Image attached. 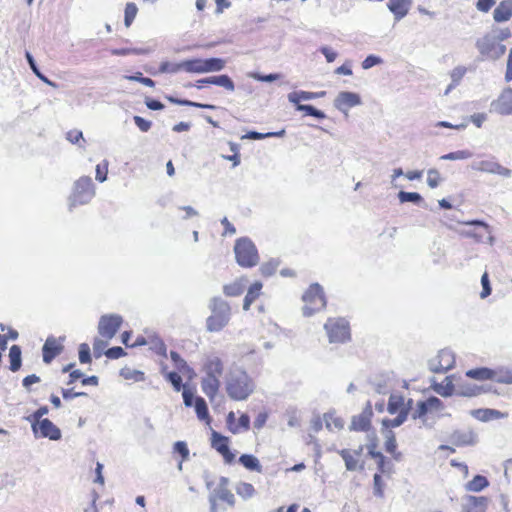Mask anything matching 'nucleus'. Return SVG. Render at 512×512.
Masks as SVG:
<instances>
[{
    "instance_id": "1",
    "label": "nucleus",
    "mask_w": 512,
    "mask_h": 512,
    "mask_svg": "<svg viewBox=\"0 0 512 512\" xmlns=\"http://www.w3.org/2000/svg\"><path fill=\"white\" fill-rule=\"evenodd\" d=\"M255 384L248 373L240 368L230 369L226 378V391L234 400H244L254 391Z\"/></svg>"
},
{
    "instance_id": "2",
    "label": "nucleus",
    "mask_w": 512,
    "mask_h": 512,
    "mask_svg": "<svg viewBox=\"0 0 512 512\" xmlns=\"http://www.w3.org/2000/svg\"><path fill=\"white\" fill-rule=\"evenodd\" d=\"M302 301L304 303L302 312L307 317L324 310L327 306L324 289L319 283H312L305 290L302 295Z\"/></svg>"
},
{
    "instance_id": "3",
    "label": "nucleus",
    "mask_w": 512,
    "mask_h": 512,
    "mask_svg": "<svg viewBox=\"0 0 512 512\" xmlns=\"http://www.w3.org/2000/svg\"><path fill=\"white\" fill-rule=\"evenodd\" d=\"M210 309L211 315L206 319V328L209 332H219L229 323L231 307L226 301L214 298Z\"/></svg>"
},
{
    "instance_id": "4",
    "label": "nucleus",
    "mask_w": 512,
    "mask_h": 512,
    "mask_svg": "<svg viewBox=\"0 0 512 512\" xmlns=\"http://www.w3.org/2000/svg\"><path fill=\"white\" fill-rule=\"evenodd\" d=\"M236 262L244 268H251L258 264L259 255L255 244L247 237L236 240L234 245Z\"/></svg>"
},
{
    "instance_id": "5",
    "label": "nucleus",
    "mask_w": 512,
    "mask_h": 512,
    "mask_svg": "<svg viewBox=\"0 0 512 512\" xmlns=\"http://www.w3.org/2000/svg\"><path fill=\"white\" fill-rule=\"evenodd\" d=\"M95 196V186L89 176H82L75 181L69 197L70 208L89 203Z\"/></svg>"
},
{
    "instance_id": "6",
    "label": "nucleus",
    "mask_w": 512,
    "mask_h": 512,
    "mask_svg": "<svg viewBox=\"0 0 512 512\" xmlns=\"http://www.w3.org/2000/svg\"><path fill=\"white\" fill-rule=\"evenodd\" d=\"M330 343H346L351 339L349 322L342 317H330L324 324Z\"/></svg>"
},
{
    "instance_id": "7",
    "label": "nucleus",
    "mask_w": 512,
    "mask_h": 512,
    "mask_svg": "<svg viewBox=\"0 0 512 512\" xmlns=\"http://www.w3.org/2000/svg\"><path fill=\"white\" fill-rule=\"evenodd\" d=\"M226 61L222 58H193L182 61L183 71L187 73H210L224 69Z\"/></svg>"
},
{
    "instance_id": "8",
    "label": "nucleus",
    "mask_w": 512,
    "mask_h": 512,
    "mask_svg": "<svg viewBox=\"0 0 512 512\" xmlns=\"http://www.w3.org/2000/svg\"><path fill=\"white\" fill-rule=\"evenodd\" d=\"M31 422V429L35 438H47L58 441L62 438L61 430L49 418H25Z\"/></svg>"
},
{
    "instance_id": "9",
    "label": "nucleus",
    "mask_w": 512,
    "mask_h": 512,
    "mask_svg": "<svg viewBox=\"0 0 512 512\" xmlns=\"http://www.w3.org/2000/svg\"><path fill=\"white\" fill-rule=\"evenodd\" d=\"M413 401L400 392H392L387 403V411L391 415L408 416L412 410Z\"/></svg>"
},
{
    "instance_id": "10",
    "label": "nucleus",
    "mask_w": 512,
    "mask_h": 512,
    "mask_svg": "<svg viewBox=\"0 0 512 512\" xmlns=\"http://www.w3.org/2000/svg\"><path fill=\"white\" fill-rule=\"evenodd\" d=\"M447 441L456 447L475 446L479 442L478 434L472 428L455 429Z\"/></svg>"
},
{
    "instance_id": "11",
    "label": "nucleus",
    "mask_w": 512,
    "mask_h": 512,
    "mask_svg": "<svg viewBox=\"0 0 512 512\" xmlns=\"http://www.w3.org/2000/svg\"><path fill=\"white\" fill-rule=\"evenodd\" d=\"M122 324V317L119 315H103L98 324V332L102 338L112 339Z\"/></svg>"
},
{
    "instance_id": "12",
    "label": "nucleus",
    "mask_w": 512,
    "mask_h": 512,
    "mask_svg": "<svg viewBox=\"0 0 512 512\" xmlns=\"http://www.w3.org/2000/svg\"><path fill=\"white\" fill-rule=\"evenodd\" d=\"M455 365V357L449 350H440L435 359L431 363V369L436 373H443Z\"/></svg>"
},
{
    "instance_id": "13",
    "label": "nucleus",
    "mask_w": 512,
    "mask_h": 512,
    "mask_svg": "<svg viewBox=\"0 0 512 512\" xmlns=\"http://www.w3.org/2000/svg\"><path fill=\"white\" fill-rule=\"evenodd\" d=\"M360 104L361 97L357 93L348 91L340 92L334 100V106L343 112Z\"/></svg>"
},
{
    "instance_id": "14",
    "label": "nucleus",
    "mask_w": 512,
    "mask_h": 512,
    "mask_svg": "<svg viewBox=\"0 0 512 512\" xmlns=\"http://www.w3.org/2000/svg\"><path fill=\"white\" fill-rule=\"evenodd\" d=\"M462 504V512H486L489 498L486 496L466 495Z\"/></svg>"
},
{
    "instance_id": "15",
    "label": "nucleus",
    "mask_w": 512,
    "mask_h": 512,
    "mask_svg": "<svg viewBox=\"0 0 512 512\" xmlns=\"http://www.w3.org/2000/svg\"><path fill=\"white\" fill-rule=\"evenodd\" d=\"M64 349L61 341L53 336L46 339L42 347L43 361L50 363L55 357L60 355Z\"/></svg>"
},
{
    "instance_id": "16",
    "label": "nucleus",
    "mask_w": 512,
    "mask_h": 512,
    "mask_svg": "<svg viewBox=\"0 0 512 512\" xmlns=\"http://www.w3.org/2000/svg\"><path fill=\"white\" fill-rule=\"evenodd\" d=\"M210 84L221 86L228 91H234V89H235L234 82L228 75H225V74L199 79L196 81L195 87L198 89H201L205 85H210Z\"/></svg>"
},
{
    "instance_id": "17",
    "label": "nucleus",
    "mask_w": 512,
    "mask_h": 512,
    "mask_svg": "<svg viewBox=\"0 0 512 512\" xmlns=\"http://www.w3.org/2000/svg\"><path fill=\"white\" fill-rule=\"evenodd\" d=\"M496 111L501 115L512 114V88H505L493 103Z\"/></svg>"
},
{
    "instance_id": "18",
    "label": "nucleus",
    "mask_w": 512,
    "mask_h": 512,
    "mask_svg": "<svg viewBox=\"0 0 512 512\" xmlns=\"http://www.w3.org/2000/svg\"><path fill=\"white\" fill-rule=\"evenodd\" d=\"M224 371V365L220 358L211 357L206 360L203 365V373L209 377L217 378L220 380Z\"/></svg>"
},
{
    "instance_id": "19",
    "label": "nucleus",
    "mask_w": 512,
    "mask_h": 512,
    "mask_svg": "<svg viewBox=\"0 0 512 512\" xmlns=\"http://www.w3.org/2000/svg\"><path fill=\"white\" fill-rule=\"evenodd\" d=\"M220 386L221 382L219 379L203 375L201 379V388L211 401H213L218 395Z\"/></svg>"
},
{
    "instance_id": "20",
    "label": "nucleus",
    "mask_w": 512,
    "mask_h": 512,
    "mask_svg": "<svg viewBox=\"0 0 512 512\" xmlns=\"http://www.w3.org/2000/svg\"><path fill=\"white\" fill-rule=\"evenodd\" d=\"M411 0H389L387 6L397 21L404 18L410 9Z\"/></svg>"
},
{
    "instance_id": "21",
    "label": "nucleus",
    "mask_w": 512,
    "mask_h": 512,
    "mask_svg": "<svg viewBox=\"0 0 512 512\" xmlns=\"http://www.w3.org/2000/svg\"><path fill=\"white\" fill-rule=\"evenodd\" d=\"M238 463L250 472H263V466L260 460L253 454L243 453L238 458Z\"/></svg>"
},
{
    "instance_id": "22",
    "label": "nucleus",
    "mask_w": 512,
    "mask_h": 512,
    "mask_svg": "<svg viewBox=\"0 0 512 512\" xmlns=\"http://www.w3.org/2000/svg\"><path fill=\"white\" fill-rule=\"evenodd\" d=\"M338 454L343 459L345 463V468L347 471H363L365 469V462H358V460L352 455L350 449H341L338 450Z\"/></svg>"
},
{
    "instance_id": "23",
    "label": "nucleus",
    "mask_w": 512,
    "mask_h": 512,
    "mask_svg": "<svg viewBox=\"0 0 512 512\" xmlns=\"http://www.w3.org/2000/svg\"><path fill=\"white\" fill-rule=\"evenodd\" d=\"M442 408V402L437 397H430L417 404V416H425L437 412Z\"/></svg>"
},
{
    "instance_id": "24",
    "label": "nucleus",
    "mask_w": 512,
    "mask_h": 512,
    "mask_svg": "<svg viewBox=\"0 0 512 512\" xmlns=\"http://www.w3.org/2000/svg\"><path fill=\"white\" fill-rule=\"evenodd\" d=\"M512 17V0H503L495 8L493 18L496 22H505Z\"/></svg>"
},
{
    "instance_id": "25",
    "label": "nucleus",
    "mask_w": 512,
    "mask_h": 512,
    "mask_svg": "<svg viewBox=\"0 0 512 512\" xmlns=\"http://www.w3.org/2000/svg\"><path fill=\"white\" fill-rule=\"evenodd\" d=\"M251 418H226V427L232 434H239L250 429Z\"/></svg>"
},
{
    "instance_id": "26",
    "label": "nucleus",
    "mask_w": 512,
    "mask_h": 512,
    "mask_svg": "<svg viewBox=\"0 0 512 512\" xmlns=\"http://www.w3.org/2000/svg\"><path fill=\"white\" fill-rule=\"evenodd\" d=\"M466 376L480 381L494 379L497 381H503L502 379L496 377V372L494 370L485 367L470 369L466 372Z\"/></svg>"
},
{
    "instance_id": "27",
    "label": "nucleus",
    "mask_w": 512,
    "mask_h": 512,
    "mask_svg": "<svg viewBox=\"0 0 512 512\" xmlns=\"http://www.w3.org/2000/svg\"><path fill=\"white\" fill-rule=\"evenodd\" d=\"M210 442L211 447L218 453L230 447V438L213 429L211 430Z\"/></svg>"
},
{
    "instance_id": "28",
    "label": "nucleus",
    "mask_w": 512,
    "mask_h": 512,
    "mask_svg": "<svg viewBox=\"0 0 512 512\" xmlns=\"http://www.w3.org/2000/svg\"><path fill=\"white\" fill-rule=\"evenodd\" d=\"M246 282L247 280L244 277L236 279L235 281L224 285L223 292L229 297L240 296L245 290Z\"/></svg>"
},
{
    "instance_id": "29",
    "label": "nucleus",
    "mask_w": 512,
    "mask_h": 512,
    "mask_svg": "<svg viewBox=\"0 0 512 512\" xmlns=\"http://www.w3.org/2000/svg\"><path fill=\"white\" fill-rule=\"evenodd\" d=\"M431 387L441 396H451L454 392L453 377L447 376L441 383L433 382Z\"/></svg>"
},
{
    "instance_id": "30",
    "label": "nucleus",
    "mask_w": 512,
    "mask_h": 512,
    "mask_svg": "<svg viewBox=\"0 0 512 512\" xmlns=\"http://www.w3.org/2000/svg\"><path fill=\"white\" fill-rule=\"evenodd\" d=\"M489 486V480L487 477L476 474L472 480L465 484V490L469 492H481Z\"/></svg>"
},
{
    "instance_id": "31",
    "label": "nucleus",
    "mask_w": 512,
    "mask_h": 512,
    "mask_svg": "<svg viewBox=\"0 0 512 512\" xmlns=\"http://www.w3.org/2000/svg\"><path fill=\"white\" fill-rule=\"evenodd\" d=\"M262 283L260 281L254 282L248 289L247 294L244 298L243 309L249 310L252 303L259 298L262 290Z\"/></svg>"
},
{
    "instance_id": "32",
    "label": "nucleus",
    "mask_w": 512,
    "mask_h": 512,
    "mask_svg": "<svg viewBox=\"0 0 512 512\" xmlns=\"http://www.w3.org/2000/svg\"><path fill=\"white\" fill-rule=\"evenodd\" d=\"M370 458L376 460L377 470L380 475L381 474H390L393 464L391 460L385 456L381 451L369 456Z\"/></svg>"
},
{
    "instance_id": "33",
    "label": "nucleus",
    "mask_w": 512,
    "mask_h": 512,
    "mask_svg": "<svg viewBox=\"0 0 512 512\" xmlns=\"http://www.w3.org/2000/svg\"><path fill=\"white\" fill-rule=\"evenodd\" d=\"M481 170L492 173V174H498L504 177H508L511 175V170L502 166L501 164L493 161H482L481 162Z\"/></svg>"
},
{
    "instance_id": "34",
    "label": "nucleus",
    "mask_w": 512,
    "mask_h": 512,
    "mask_svg": "<svg viewBox=\"0 0 512 512\" xmlns=\"http://www.w3.org/2000/svg\"><path fill=\"white\" fill-rule=\"evenodd\" d=\"M9 369L12 372H16L21 368L22 365V352L18 345H12L9 349Z\"/></svg>"
},
{
    "instance_id": "35",
    "label": "nucleus",
    "mask_w": 512,
    "mask_h": 512,
    "mask_svg": "<svg viewBox=\"0 0 512 512\" xmlns=\"http://www.w3.org/2000/svg\"><path fill=\"white\" fill-rule=\"evenodd\" d=\"M371 419L372 418H352L349 430L367 433L373 428Z\"/></svg>"
},
{
    "instance_id": "36",
    "label": "nucleus",
    "mask_w": 512,
    "mask_h": 512,
    "mask_svg": "<svg viewBox=\"0 0 512 512\" xmlns=\"http://www.w3.org/2000/svg\"><path fill=\"white\" fill-rule=\"evenodd\" d=\"M366 440L367 444L365 446L367 449L368 457L379 452V450H377L379 445V439L374 428H372L371 430H369V432L366 433Z\"/></svg>"
},
{
    "instance_id": "37",
    "label": "nucleus",
    "mask_w": 512,
    "mask_h": 512,
    "mask_svg": "<svg viewBox=\"0 0 512 512\" xmlns=\"http://www.w3.org/2000/svg\"><path fill=\"white\" fill-rule=\"evenodd\" d=\"M381 433L385 438L384 449L386 452H395L397 449V441L395 433L390 429L381 428Z\"/></svg>"
},
{
    "instance_id": "38",
    "label": "nucleus",
    "mask_w": 512,
    "mask_h": 512,
    "mask_svg": "<svg viewBox=\"0 0 512 512\" xmlns=\"http://www.w3.org/2000/svg\"><path fill=\"white\" fill-rule=\"evenodd\" d=\"M173 454L181 458V462L189 460V448L185 441L178 440L173 444Z\"/></svg>"
},
{
    "instance_id": "39",
    "label": "nucleus",
    "mask_w": 512,
    "mask_h": 512,
    "mask_svg": "<svg viewBox=\"0 0 512 512\" xmlns=\"http://www.w3.org/2000/svg\"><path fill=\"white\" fill-rule=\"evenodd\" d=\"M163 375L172 384L175 391L179 392L185 388L178 372H166L163 370Z\"/></svg>"
},
{
    "instance_id": "40",
    "label": "nucleus",
    "mask_w": 512,
    "mask_h": 512,
    "mask_svg": "<svg viewBox=\"0 0 512 512\" xmlns=\"http://www.w3.org/2000/svg\"><path fill=\"white\" fill-rule=\"evenodd\" d=\"M150 349L157 355L166 356L167 348L165 343L159 337H150V343L148 344Z\"/></svg>"
},
{
    "instance_id": "41",
    "label": "nucleus",
    "mask_w": 512,
    "mask_h": 512,
    "mask_svg": "<svg viewBox=\"0 0 512 512\" xmlns=\"http://www.w3.org/2000/svg\"><path fill=\"white\" fill-rule=\"evenodd\" d=\"M236 493L243 499L247 500L255 494V488L247 482H240L236 487Z\"/></svg>"
},
{
    "instance_id": "42",
    "label": "nucleus",
    "mask_w": 512,
    "mask_h": 512,
    "mask_svg": "<svg viewBox=\"0 0 512 512\" xmlns=\"http://www.w3.org/2000/svg\"><path fill=\"white\" fill-rule=\"evenodd\" d=\"M170 357L179 373L186 374L190 371L186 361L177 352L171 351Z\"/></svg>"
},
{
    "instance_id": "43",
    "label": "nucleus",
    "mask_w": 512,
    "mask_h": 512,
    "mask_svg": "<svg viewBox=\"0 0 512 512\" xmlns=\"http://www.w3.org/2000/svg\"><path fill=\"white\" fill-rule=\"evenodd\" d=\"M124 13H125V16H124L125 26L129 27L132 24V22L134 21L136 15L138 13V8H137L136 4L133 2L127 3L125 6Z\"/></svg>"
},
{
    "instance_id": "44",
    "label": "nucleus",
    "mask_w": 512,
    "mask_h": 512,
    "mask_svg": "<svg viewBox=\"0 0 512 512\" xmlns=\"http://www.w3.org/2000/svg\"><path fill=\"white\" fill-rule=\"evenodd\" d=\"M385 482L379 473L373 475V494L378 498L384 497Z\"/></svg>"
},
{
    "instance_id": "45",
    "label": "nucleus",
    "mask_w": 512,
    "mask_h": 512,
    "mask_svg": "<svg viewBox=\"0 0 512 512\" xmlns=\"http://www.w3.org/2000/svg\"><path fill=\"white\" fill-rule=\"evenodd\" d=\"M180 71H183L182 61L179 62V63H173V62H169V61H164L159 66V72L160 73L174 74V73H178Z\"/></svg>"
},
{
    "instance_id": "46",
    "label": "nucleus",
    "mask_w": 512,
    "mask_h": 512,
    "mask_svg": "<svg viewBox=\"0 0 512 512\" xmlns=\"http://www.w3.org/2000/svg\"><path fill=\"white\" fill-rule=\"evenodd\" d=\"M169 100H170L172 103H176V104H179V105H182V106H190V107H197V108L211 109V110L216 109V106H215V105H211V104H202V103H197V102H193V101L185 100V99H174V98H169Z\"/></svg>"
},
{
    "instance_id": "47",
    "label": "nucleus",
    "mask_w": 512,
    "mask_h": 512,
    "mask_svg": "<svg viewBox=\"0 0 512 512\" xmlns=\"http://www.w3.org/2000/svg\"><path fill=\"white\" fill-rule=\"evenodd\" d=\"M386 410H387V407H386L385 401L383 399H380V400L375 401L374 410L372 408L371 402H368L363 414L372 415L374 411L381 414V413H384Z\"/></svg>"
},
{
    "instance_id": "48",
    "label": "nucleus",
    "mask_w": 512,
    "mask_h": 512,
    "mask_svg": "<svg viewBox=\"0 0 512 512\" xmlns=\"http://www.w3.org/2000/svg\"><path fill=\"white\" fill-rule=\"evenodd\" d=\"M145 53H147V50L142 49V48L126 47V48H117V49L111 50V54L116 55V56H126V55H130V54L140 55V54H145Z\"/></svg>"
},
{
    "instance_id": "49",
    "label": "nucleus",
    "mask_w": 512,
    "mask_h": 512,
    "mask_svg": "<svg viewBox=\"0 0 512 512\" xmlns=\"http://www.w3.org/2000/svg\"><path fill=\"white\" fill-rule=\"evenodd\" d=\"M110 339L105 338H96L93 343V351L96 358H99L102 356V354H105V349L108 345V341Z\"/></svg>"
},
{
    "instance_id": "50",
    "label": "nucleus",
    "mask_w": 512,
    "mask_h": 512,
    "mask_svg": "<svg viewBox=\"0 0 512 512\" xmlns=\"http://www.w3.org/2000/svg\"><path fill=\"white\" fill-rule=\"evenodd\" d=\"M297 109L300 110V111L305 112L306 115L313 116V117L318 118V119H324L325 118L324 112L316 109L312 105L299 104L297 106Z\"/></svg>"
},
{
    "instance_id": "51",
    "label": "nucleus",
    "mask_w": 512,
    "mask_h": 512,
    "mask_svg": "<svg viewBox=\"0 0 512 512\" xmlns=\"http://www.w3.org/2000/svg\"><path fill=\"white\" fill-rule=\"evenodd\" d=\"M108 167L109 162L107 160H103L101 163L97 164L95 176L97 181L104 182L107 179Z\"/></svg>"
},
{
    "instance_id": "52",
    "label": "nucleus",
    "mask_w": 512,
    "mask_h": 512,
    "mask_svg": "<svg viewBox=\"0 0 512 512\" xmlns=\"http://www.w3.org/2000/svg\"><path fill=\"white\" fill-rule=\"evenodd\" d=\"M408 418H383L382 428L390 429L400 427Z\"/></svg>"
},
{
    "instance_id": "53",
    "label": "nucleus",
    "mask_w": 512,
    "mask_h": 512,
    "mask_svg": "<svg viewBox=\"0 0 512 512\" xmlns=\"http://www.w3.org/2000/svg\"><path fill=\"white\" fill-rule=\"evenodd\" d=\"M125 78L129 81H137L148 87L155 86V82L149 77H144L141 72H137L135 75L125 76Z\"/></svg>"
},
{
    "instance_id": "54",
    "label": "nucleus",
    "mask_w": 512,
    "mask_h": 512,
    "mask_svg": "<svg viewBox=\"0 0 512 512\" xmlns=\"http://www.w3.org/2000/svg\"><path fill=\"white\" fill-rule=\"evenodd\" d=\"M79 361L82 364L91 362L90 347L87 343H82L79 345Z\"/></svg>"
},
{
    "instance_id": "55",
    "label": "nucleus",
    "mask_w": 512,
    "mask_h": 512,
    "mask_svg": "<svg viewBox=\"0 0 512 512\" xmlns=\"http://www.w3.org/2000/svg\"><path fill=\"white\" fill-rule=\"evenodd\" d=\"M441 181V176L438 170L436 169H430L427 173V184L431 188H436Z\"/></svg>"
},
{
    "instance_id": "56",
    "label": "nucleus",
    "mask_w": 512,
    "mask_h": 512,
    "mask_svg": "<svg viewBox=\"0 0 512 512\" xmlns=\"http://www.w3.org/2000/svg\"><path fill=\"white\" fill-rule=\"evenodd\" d=\"M399 199L401 202H420L422 197L419 193L416 192H405L401 191L399 193Z\"/></svg>"
},
{
    "instance_id": "57",
    "label": "nucleus",
    "mask_w": 512,
    "mask_h": 512,
    "mask_svg": "<svg viewBox=\"0 0 512 512\" xmlns=\"http://www.w3.org/2000/svg\"><path fill=\"white\" fill-rule=\"evenodd\" d=\"M193 407L195 408L197 416H208L207 404L202 397H197Z\"/></svg>"
},
{
    "instance_id": "58",
    "label": "nucleus",
    "mask_w": 512,
    "mask_h": 512,
    "mask_svg": "<svg viewBox=\"0 0 512 512\" xmlns=\"http://www.w3.org/2000/svg\"><path fill=\"white\" fill-rule=\"evenodd\" d=\"M184 404L187 407H193L198 396L191 389L184 388L182 392Z\"/></svg>"
},
{
    "instance_id": "59",
    "label": "nucleus",
    "mask_w": 512,
    "mask_h": 512,
    "mask_svg": "<svg viewBox=\"0 0 512 512\" xmlns=\"http://www.w3.org/2000/svg\"><path fill=\"white\" fill-rule=\"evenodd\" d=\"M481 284H482V291H481V298H486L491 294V286L489 282V276L487 272H484V274L481 277Z\"/></svg>"
},
{
    "instance_id": "60",
    "label": "nucleus",
    "mask_w": 512,
    "mask_h": 512,
    "mask_svg": "<svg viewBox=\"0 0 512 512\" xmlns=\"http://www.w3.org/2000/svg\"><path fill=\"white\" fill-rule=\"evenodd\" d=\"M105 355L109 358V359H118L120 357H123L126 355V352L124 351V349L122 347H112V348H109L105 351Z\"/></svg>"
},
{
    "instance_id": "61",
    "label": "nucleus",
    "mask_w": 512,
    "mask_h": 512,
    "mask_svg": "<svg viewBox=\"0 0 512 512\" xmlns=\"http://www.w3.org/2000/svg\"><path fill=\"white\" fill-rule=\"evenodd\" d=\"M325 420L326 428L328 430H332V425L341 430L344 428V420L343 418H323Z\"/></svg>"
},
{
    "instance_id": "62",
    "label": "nucleus",
    "mask_w": 512,
    "mask_h": 512,
    "mask_svg": "<svg viewBox=\"0 0 512 512\" xmlns=\"http://www.w3.org/2000/svg\"><path fill=\"white\" fill-rule=\"evenodd\" d=\"M66 138L68 141H70L72 144L78 143L81 139H83V133L82 131L78 129H72L67 132Z\"/></svg>"
},
{
    "instance_id": "63",
    "label": "nucleus",
    "mask_w": 512,
    "mask_h": 512,
    "mask_svg": "<svg viewBox=\"0 0 512 512\" xmlns=\"http://www.w3.org/2000/svg\"><path fill=\"white\" fill-rule=\"evenodd\" d=\"M219 454L223 457L225 464L231 465L235 462L236 452L232 451L230 447L225 451L219 452Z\"/></svg>"
},
{
    "instance_id": "64",
    "label": "nucleus",
    "mask_w": 512,
    "mask_h": 512,
    "mask_svg": "<svg viewBox=\"0 0 512 512\" xmlns=\"http://www.w3.org/2000/svg\"><path fill=\"white\" fill-rule=\"evenodd\" d=\"M134 122L142 132H147L151 128V122L140 116H134Z\"/></svg>"
}]
</instances>
